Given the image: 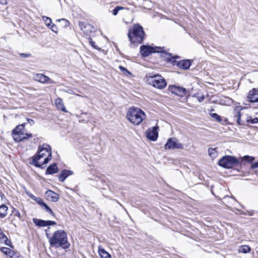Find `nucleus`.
Wrapping results in <instances>:
<instances>
[{
    "instance_id": "e433bc0d",
    "label": "nucleus",
    "mask_w": 258,
    "mask_h": 258,
    "mask_svg": "<svg viewBox=\"0 0 258 258\" xmlns=\"http://www.w3.org/2000/svg\"><path fill=\"white\" fill-rule=\"evenodd\" d=\"M236 117L237 118L236 121L238 124H243V123L241 121V113L239 111L237 112Z\"/></svg>"
},
{
    "instance_id": "39448f33",
    "label": "nucleus",
    "mask_w": 258,
    "mask_h": 258,
    "mask_svg": "<svg viewBox=\"0 0 258 258\" xmlns=\"http://www.w3.org/2000/svg\"><path fill=\"white\" fill-rule=\"evenodd\" d=\"M13 138L17 142H20L32 137L31 134H28L26 132L24 127V124L17 125L13 131Z\"/></svg>"
},
{
    "instance_id": "ddd939ff",
    "label": "nucleus",
    "mask_w": 258,
    "mask_h": 258,
    "mask_svg": "<svg viewBox=\"0 0 258 258\" xmlns=\"http://www.w3.org/2000/svg\"><path fill=\"white\" fill-rule=\"evenodd\" d=\"M34 80L36 81L42 83H52L53 82L50 80V79L42 74H37L34 76Z\"/></svg>"
},
{
    "instance_id": "aec40b11",
    "label": "nucleus",
    "mask_w": 258,
    "mask_h": 258,
    "mask_svg": "<svg viewBox=\"0 0 258 258\" xmlns=\"http://www.w3.org/2000/svg\"><path fill=\"white\" fill-rule=\"evenodd\" d=\"M58 172V168L56 164L54 163L49 166L46 171V174H52Z\"/></svg>"
},
{
    "instance_id": "f257e3e1",
    "label": "nucleus",
    "mask_w": 258,
    "mask_h": 258,
    "mask_svg": "<svg viewBox=\"0 0 258 258\" xmlns=\"http://www.w3.org/2000/svg\"><path fill=\"white\" fill-rule=\"evenodd\" d=\"M37 153V155H34L31 158L29 163L36 167L42 168V165L47 164L52 158L50 146L47 144L40 145Z\"/></svg>"
},
{
    "instance_id": "7c9ffc66",
    "label": "nucleus",
    "mask_w": 258,
    "mask_h": 258,
    "mask_svg": "<svg viewBox=\"0 0 258 258\" xmlns=\"http://www.w3.org/2000/svg\"><path fill=\"white\" fill-rule=\"evenodd\" d=\"M123 9H124V8L123 7L118 6H116L115 8V9H113V11H112V14H113V15L116 16L117 14L118 11H119L120 10H122Z\"/></svg>"
},
{
    "instance_id": "5701e85b",
    "label": "nucleus",
    "mask_w": 258,
    "mask_h": 258,
    "mask_svg": "<svg viewBox=\"0 0 258 258\" xmlns=\"http://www.w3.org/2000/svg\"><path fill=\"white\" fill-rule=\"evenodd\" d=\"M251 250V248L246 245H241L238 248V252L243 253H249Z\"/></svg>"
},
{
    "instance_id": "37998d69",
    "label": "nucleus",
    "mask_w": 258,
    "mask_h": 258,
    "mask_svg": "<svg viewBox=\"0 0 258 258\" xmlns=\"http://www.w3.org/2000/svg\"><path fill=\"white\" fill-rule=\"evenodd\" d=\"M14 214L15 216H17L20 219L21 218V215H20V212L19 211H14Z\"/></svg>"
},
{
    "instance_id": "393cba45",
    "label": "nucleus",
    "mask_w": 258,
    "mask_h": 258,
    "mask_svg": "<svg viewBox=\"0 0 258 258\" xmlns=\"http://www.w3.org/2000/svg\"><path fill=\"white\" fill-rule=\"evenodd\" d=\"M91 116L90 114L87 113H83L81 114V116H80V121L85 122H87L91 119Z\"/></svg>"
},
{
    "instance_id": "49530a36",
    "label": "nucleus",
    "mask_w": 258,
    "mask_h": 258,
    "mask_svg": "<svg viewBox=\"0 0 258 258\" xmlns=\"http://www.w3.org/2000/svg\"><path fill=\"white\" fill-rule=\"evenodd\" d=\"M21 256H19L17 253L14 254L11 258H19Z\"/></svg>"
},
{
    "instance_id": "a878e982",
    "label": "nucleus",
    "mask_w": 258,
    "mask_h": 258,
    "mask_svg": "<svg viewBox=\"0 0 258 258\" xmlns=\"http://www.w3.org/2000/svg\"><path fill=\"white\" fill-rule=\"evenodd\" d=\"M30 197L31 198V199H32L33 201L36 202L38 204H39L40 206H41V207L45 203L41 198L36 197L34 195H30Z\"/></svg>"
},
{
    "instance_id": "dca6fc26",
    "label": "nucleus",
    "mask_w": 258,
    "mask_h": 258,
    "mask_svg": "<svg viewBox=\"0 0 258 258\" xmlns=\"http://www.w3.org/2000/svg\"><path fill=\"white\" fill-rule=\"evenodd\" d=\"M79 26L81 29V30L84 32L86 34H88L90 32L93 31V27L89 24L84 23H80Z\"/></svg>"
},
{
    "instance_id": "9b49d317",
    "label": "nucleus",
    "mask_w": 258,
    "mask_h": 258,
    "mask_svg": "<svg viewBox=\"0 0 258 258\" xmlns=\"http://www.w3.org/2000/svg\"><path fill=\"white\" fill-rule=\"evenodd\" d=\"M158 126H154L152 128H148L146 132V137L150 140L155 141L158 137Z\"/></svg>"
},
{
    "instance_id": "ea45409f",
    "label": "nucleus",
    "mask_w": 258,
    "mask_h": 258,
    "mask_svg": "<svg viewBox=\"0 0 258 258\" xmlns=\"http://www.w3.org/2000/svg\"><path fill=\"white\" fill-rule=\"evenodd\" d=\"M243 158L245 160H247L248 161H250V162H252L254 160V157H250L248 156H244Z\"/></svg>"
},
{
    "instance_id": "1a4fd4ad",
    "label": "nucleus",
    "mask_w": 258,
    "mask_h": 258,
    "mask_svg": "<svg viewBox=\"0 0 258 258\" xmlns=\"http://www.w3.org/2000/svg\"><path fill=\"white\" fill-rule=\"evenodd\" d=\"M160 47H153L148 45H142L140 47V53L143 56H147L153 52H161Z\"/></svg>"
},
{
    "instance_id": "6e6552de",
    "label": "nucleus",
    "mask_w": 258,
    "mask_h": 258,
    "mask_svg": "<svg viewBox=\"0 0 258 258\" xmlns=\"http://www.w3.org/2000/svg\"><path fill=\"white\" fill-rule=\"evenodd\" d=\"M165 149L166 150L182 149H183V146L176 138H171L168 139L165 144Z\"/></svg>"
},
{
    "instance_id": "a211bd4d",
    "label": "nucleus",
    "mask_w": 258,
    "mask_h": 258,
    "mask_svg": "<svg viewBox=\"0 0 258 258\" xmlns=\"http://www.w3.org/2000/svg\"><path fill=\"white\" fill-rule=\"evenodd\" d=\"M73 172L70 170H62L60 174L58 176L59 181L63 182L64 180L70 175L72 174Z\"/></svg>"
},
{
    "instance_id": "f03ea898",
    "label": "nucleus",
    "mask_w": 258,
    "mask_h": 258,
    "mask_svg": "<svg viewBox=\"0 0 258 258\" xmlns=\"http://www.w3.org/2000/svg\"><path fill=\"white\" fill-rule=\"evenodd\" d=\"M49 242L50 245L54 247H61L63 248H67L70 246L67 234L63 230L55 231L53 236L49 238Z\"/></svg>"
},
{
    "instance_id": "4c0bfd02",
    "label": "nucleus",
    "mask_w": 258,
    "mask_h": 258,
    "mask_svg": "<svg viewBox=\"0 0 258 258\" xmlns=\"http://www.w3.org/2000/svg\"><path fill=\"white\" fill-rule=\"evenodd\" d=\"M89 42H90V44L91 45V46L95 49H100V48L98 46H96L95 45V42L93 41L91 38H89Z\"/></svg>"
},
{
    "instance_id": "79ce46f5",
    "label": "nucleus",
    "mask_w": 258,
    "mask_h": 258,
    "mask_svg": "<svg viewBox=\"0 0 258 258\" xmlns=\"http://www.w3.org/2000/svg\"><path fill=\"white\" fill-rule=\"evenodd\" d=\"M16 253L12 250H11V251L8 253L7 256H9L10 258L12 257V256L14 255Z\"/></svg>"
},
{
    "instance_id": "de8ad7c7",
    "label": "nucleus",
    "mask_w": 258,
    "mask_h": 258,
    "mask_svg": "<svg viewBox=\"0 0 258 258\" xmlns=\"http://www.w3.org/2000/svg\"><path fill=\"white\" fill-rule=\"evenodd\" d=\"M68 93L72 94H74V92L72 90H70L69 91H68Z\"/></svg>"
},
{
    "instance_id": "c9c22d12",
    "label": "nucleus",
    "mask_w": 258,
    "mask_h": 258,
    "mask_svg": "<svg viewBox=\"0 0 258 258\" xmlns=\"http://www.w3.org/2000/svg\"><path fill=\"white\" fill-rule=\"evenodd\" d=\"M49 27L54 33H57V32H58V28H57V26L55 24H51L50 26Z\"/></svg>"
},
{
    "instance_id": "20e7f679",
    "label": "nucleus",
    "mask_w": 258,
    "mask_h": 258,
    "mask_svg": "<svg viewBox=\"0 0 258 258\" xmlns=\"http://www.w3.org/2000/svg\"><path fill=\"white\" fill-rule=\"evenodd\" d=\"M144 35L143 27L138 24L135 25L130 28L127 34L131 43H141L144 39Z\"/></svg>"
},
{
    "instance_id": "423d86ee",
    "label": "nucleus",
    "mask_w": 258,
    "mask_h": 258,
    "mask_svg": "<svg viewBox=\"0 0 258 258\" xmlns=\"http://www.w3.org/2000/svg\"><path fill=\"white\" fill-rule=\"evenodd\" d=\"M148 81L150 84L159 89H163L165 88L167 85L166 82L164 78L159 75L149 76Z\"/></svg>"
},
{
    "instance_id": "6ab92c4d",
    "label": "nucleus",
    "mask_w": 258,
    "mask_h": 258,
    "mask_svg": "<svg viewBox=\"0 0 258 258\" xmlns=\"http://www.w3.org/2000/svg\"><path fill=\"white\" fill-rule=\"evenodd\" d=\"M55 104L58 109L64 112H67L64 106L63 101L61 98H58L56 99L55 101Z\"/></svg>"
},
{
    "instance_id": "9d476101",
    "label": "nucleus",
    "mask_w": 258,
    "mask_h": 258,
    "mask_svg": "<svg viewBox=\"0 0 258 258\" xmlns=\"http://www.w3.org/2000/svg\"><path fill=\"white\" fill-rule=\"evenodd\" d=\"M168 89L170 92L179 97H183L187 94L185 88L176 85L170 86Z\"/></svg>"
},
{
    "instance_id": "f8f14e48",
    "label": "nucleus",
    "mask_w": 258,
    "mask_h": 258,
    "mask_svg": "<svg viewBox=\"0 0 258 258\" xmlns=\"http://www.w3.org/2000/svg\"><path fill=\"white\" fill-rule=\"evenodd\" d=\"M33 222L36 226L39 227H45L47 226L53 225L56 224V222L52 221H45L37 218H33Z\"/></svg>"
},
{
    "instance_id": "0eeeda50",
    "label": "nucleus",
    "mask_w": 258,
    "mask_h": 258,
    "mask_svg": "<svg viewBox=\"0 0 258 258\" xmlns=\"http://www.w3.org/2000/svg\"><path fill=\"white\" fill-rule=\"evenodd\" d=\"M237 159L230 156H225L219 161V165L225 168H230L237 164Z\"/></svg>"
},
{
    "instance_id": "2eb2a0df",
    "label": "nucleus",
    "mask_w": 258,
    "mask_h": 258,
    "mask_svg": "<svg viewBox=\"0 0 258 258\" xmlns=\"http://www.w3.org/2000/svg\"><path fill=\"white\" fill-rule=\"evenodd\" d=\"M45 196L47 199L53 202H57L59 199V195L57 194L50 190L46 191Z\"/></svg>"
},
{
    "instance_id": "8fccbe9b",
    "label": "nucleus",
    "mask_w": 258,
    "mask_h": 258,
    "mask_svg": "<svg viewBox=\"0 0 258 258\" xmlns=\"http://www.w3.org/2000/svg\"><path fill=\"white\" fill-rule=\"evenodd\" d=\"M19 258H23V257L21 256V257H19Z\"/></svg>"
},
{
    "instance_id": "b1692460",
    "label": "nucleus",
    "mask_w": 258,
    "mask_h": 258,
    "mask_svg": "<svg viewBox=\"0 0 258 258\" xmlns=\"http://www.w3.org/2000/svg\"><path fill=\"white\" fill-rule=\"evenodd\" d=\"M8 209V208L6 206L3 204L0 205V217L4 218L6 217L7 214Z\"/></svg>"
},
{
    "instance_id": "cd10ccee",
    "label": "nucleus",
    "mask_w": 258,
    "mask_h": 258,
    "mask_svg": "<svg viewBox=\"0 0 258 258\" xmlns=\"http://www.w3.org/2000/svg\"><path fill=\"white\" fill-rule=\"evenodd\" d=\"M246 121L248 123H256L258 122V118L257 117H252V116H247L246 118Z\"/></svg>"
},
{
    "instance_id": "c03bdc74",
    "label": "nucleus",
    "mask_w": 258,
    "mask_h": 258,
    "mask_svg": "<svg viewBox=\"0 0 258 258\" xmlns=\"http://www.w3.org/2000/svg\"><path fill=\"white\" fill-rule=\"evenodd\" d=\"M251 168L252 169H254L256 168H258V162L254 163V164H252L251 166Z\"/></svg>"
},
{
    "instance_id": "412c9836",
    "label": "nucleus",
    "mask_w": 258,
    "mask_h": 258,
    "mask_svg": "<svg viewBox=\"0 0 258 258\" xmlns=\"http://www.w3.org/2000/svg\"><path fill=\"white\" fill-rule=\"evenodd\" d=\"M0 243H4L6 245L10 246L11 242L9 240L7 237L3 233L0 228Z\"/></svg>"
},
{
    "instance_id": "2f4dec72",
    "label": "nucleus",
    "mask_w": 258,
    "mask_h": 258,
    "mask_svg": "<svg viewBox=\"0 0 258 258\" xmlns=\"http://www.w3.org/2000/svg\"><path fill=\"white\" fill-rule=\"evenodd\" d=\"M194 97H196L199 102H202L205 99L204 95L203 94H199L198 93L195 94Z\"/></svg>"
},
{
    "instance_id": "f3484780",
    "label": "nucleus",
    "mask_w": 258,
    "mask_h": 258,
    "mask_svg": "<svg viewBox=\"0 0 258 258\" xmlns=\"http://www.w3.org/2000/svg\"><path fill=\"white\" fill-rule=\"evenodd\" d=\"M190 65V60L188 59L181 60L179 61L178 64V66L179 68L184 70L188 69Z\"/></svg>"
},
{
    "instance_id": "72a5a7b5",
    "label": "nucleus",
    "mask_w": 258,
    "mask_h": 258,
    "mask_svg": "<svg viewBox=\"0 0 258 258\" xmlns=\"http://www.w3.org/2000/svg\"><path fill=\"white\" fill-rule=\"evenodd\" d=\"M211 116L215 119L217 121L220 122L222 120L221 117L216 113H211Z\"/></svg>"
},
{
    "instance_id": "09e8293b",
    "label": "nucleus",
    "mask_w": 258,
    "mask_h": 258,
    "mask_svg": "<svg viewBox=\"0 0 258 258\" xmlns=\"http://www.w3.org/2000/svg\"><path fill=\"white\" fill-rule=\"evenodd\" d=\"M28 120L30 123H34V121L32 119H28Z\"/></svg>"
},
{
    "instance_id": "4468645a",
    "label": "nucleus",
    "mask_w": 258,
    "mask_h": 258,
    "mask_svg": "<svg viewBox=\"0 0 258 258\" xmlns=\"http://www.w3.org/2000/svg\"><path fill=\"white\" fill-rule=\"evenodd\" d=\"M247 98L249 102H258V90L256 89H253L249 91L247 96Z\"/></svg>"
},
{
    "instance_id": "7ed1b4c3",
    "label": "nucleus",
    "mask_w": 258,
    "mask_h": 258,
    "mask_svg": "<svg viewBox=\"0 0 258 258\" xmlns=\"http://www.w3.org/2000/svg\"><path fill=\"white\" fill-rule=\"evenodd\" d=\"M145 113L136 107H132L128 109L126 113L127 119L133 124L138 125L146 118Z\"/></svg>"
},
{
    "instance_id": "bb28decb",
    "label": "nucleus",
    "mask_w": 258,
    "mask_h": 258,
    "mask_svg": "<svg viewBox=\"0 0 258 258\" xmlns=\"http://www.w3.org/2000/svg\"><path fill=\"white\" fill-rule=\"evenodd\" d=\"M208 152L209 155L212 158H215L217 156V151L216 148H210L208 149Z\"/></svg>"
},
{
    "instance_id": "473e14b6",
    "label": "nucleus",
    "mask_w": 258,
    "mask_h": 258,
    "mask_svg": "<svg viewBox=\"0 0 258 258\" xmlns=\"http://www.w3.org/2000/svg\"><path fill=\"white\" fill-rule=\"evenodd\" d=\"M119 69L125 75H128L131 74V73L125 68L122 66H119Z\"/></svg>"
},
{
    "instance_id": "a19ab883",
    "label": "nucleus",
    "mask_w": 258,
    "mask_h": 258,
    "mask_svg": "<svg viewBox=\"0 0 258 258\" xmlns=\"http://www.w3.org/2000/svg\"><path fill=\"white\" fill-rule=\"evenodd\" d=\"M7 4V0H0V9L2 6H5Z\"/></svg>"
},
{
    "instance_id": "a18cd8bd",
    "label": "nucleus",
    "mask_w": 258,
    "mask_h": 258,
    "mask_svg": "<svg viewBox=\"0 0 258 258\" xmlns=\"http://www.w3.org/2000/svg\"><path fill=\"white\" fill-rule=\"evenodd\" d=\"M21 56L24 57H27L28 56H29L30 55V54H26V53H21L20 54Z\"/></svg>"
},
{
    "instance_id": "f704fd0d",
    "label": "nucleus",
    "mask_w": 258,
    "mask_h": 258,
    "mask_svg": "<svg viewBox=\"0 0 258 258\" xmlns=\"http://www.w3.org/2000/svg\"><path fill=\"white\" fill-rule=\"evenodd\" d=\"M11 249L8 247H3L1 248V250L2 252L5 253L6 255H8V253L11 251Z\"/></svg>"
},
{
    "instance_id": "58836bf2",
    "label": "nucleus",
    "mask_w": 258,
    "mask_h": 258,
    "mask_svg": "<svg viewBox=\"0 0 258 258\" xmlns=\"http://www.w3.org/2000/svg\"><path fill=\"white\" fill-rule=\"evenodd\" d=\"M57 21L59 22H60V21L63 22L64 25L65 27H67V26H69L70 22L67 20H66L65 19H61L58 20Z\"/></svg>"
},
{
    "instance_id": "c756f323",
    "label": "nucleus",
    "mask_w": 258,
    "mask_h": 258,
    "mask_svg": "<svg viewBox=\"0 0 258 258\" xmlns=\"http://www.w3.org/2000/svg\"><path fill=\"white\" fill-rule=\"evenodd\" d=\"M42 208L47 212L49 213L50 215H51L52 216H54V213L53 212V211H52V210L47 205H46L45 203H44V204H43V206L42 207Z\"/></svg>"
},
{
    "instance_id": "c85d7f7f",
    "label": "nucleus",
    "mask_w": 258,
    "mask_h": 258,
    "mask_svg": "<svg viewBox=\"0 0 258 258\" xmlns=\"http://www.w3.org/2000/svg\"><path fill=\"white\" fill-rule=\"evenodd\" d=\"M42 18L43 21L44 22L45 25L47 27H50L51 24V19L50 18L46 16H42Z\"/></svg>"
},
{
    "instance_id": "4be33fe9",
    "label": "nucleus",
    "mask_w": 258,
    "mask_h": 258,
    "mask_svg": "<svg viewBox=\"0 0 258 258\" xmlns=\"http://www.w3.org/2000/svg\"><path fill=\"white\" fill-rule=\"evenodd\" d=\"M98 253L101 258H111V255L100 246L98 247Z\"/></svg>"
}]
</instances>
